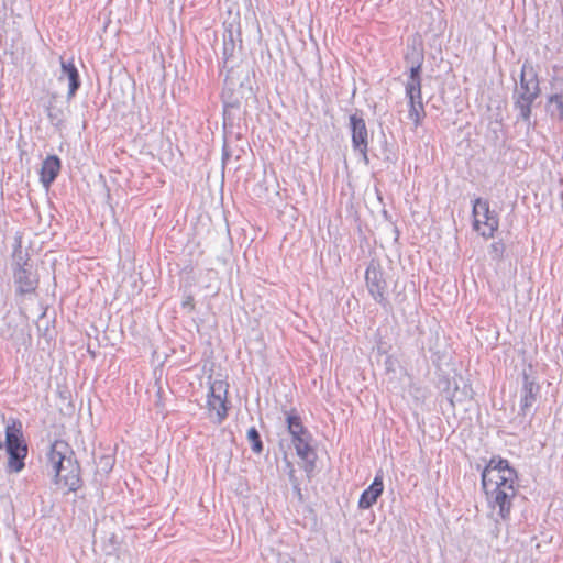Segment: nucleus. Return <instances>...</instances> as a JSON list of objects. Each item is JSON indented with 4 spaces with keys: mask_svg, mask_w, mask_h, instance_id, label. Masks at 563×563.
<instances>
[{
    "mask_svg": "<svg viewBox=\"0 0 563 563\" xmlns=\"http://www.w3.org/2000/svg\"><path fill=\"white\" fill-rule=\"evenodd\" d=\"M287 431L291 437L297 455L305 462V471L310 474L316 468L317 453L311 445L312 434L303 426L302 419L294 408L285 411Z\"/></svg>",
    "mask_w": 563,
    "mask_h": 563,
    "instance_id": "nucleus-1",
    "label": "nucleus"
},
{
    "mask_svg": "<svg viewBox=\"0 0 563 563\" xmlns=\"http://www.w3.org/2000/svg\"><path fill=\"white\" fill-rule=\"evenodd\" d=\"M4 446L8 454L7 471L9 473H20L25 467L24 461L29 452L20 420L11 419L7 424Z\"/></svg>",
    "mask_w": 563,
    "mask_h": 563,
    "instance_id": "nucleus-2",
    "label": "nucleus"
},
{
    "mask_svg": "<svg viewBox=\"0 0 563 563\" xmlns=\"http://www.w3.org/2000/svg\"><path fill=\"white\" fill-rule=\"evenodd\" d=\"M495 471L498 473L499 481H495V505L499 507V514L503 519L508 518L511 508V499L515 497V482L517 472L505 459H495Z\"/></svg>",
    "mask_w": 563,
    "mask_h": 563,
    "instance_id": "nucleus-3",
    "label": "nucleus"
},
{
    "mask_svg": "<svg viewBox=\"0 0 563 563\" xmlns=\"http://www.w3.org/2000/svg\"><path fill=\"white\" fill-rule=\"evenodd\" d=\"M540 92L539 81L533 67L525 63L520 73V85L515 91L516 108L519 117L528 121L531 115V106Z\"/></svg>",
    "mask_w": 563,
    "mask_h": 563,
    "instance_id": "nucleus-4",
    "label": "nucleus"
},
{
    "mask_svg": "<svg viewBox=\"0 0 563 563\" xmlns=\"http://www.w3.org/2000/svg\"><path fill=\"white\" fill-rule=\"evenodd\" d=\"M349 130L351 133V143L353 151L361 155L362 161L365 165H368L369 135L362 110L355 109V111L352 114H350Z\"/></svg>",
    "mask_w": 563,
    "mask_h": 563,
    "instance_id": "nucleus-5",
    "label": "nucleus"
},
{
    "mask_svg": "<svg viewBox=\"0 0 563 563\" xmlns=\"http://www.w3.org/2000/svg\"><path fill=\"white\" fill-rule=\"evenodd\" d=\"M228 388L229 384L222 379H216L209 385L207 407L210 411H216V422L219 424L228 417Z\"/></svg>",
    "mask_w": 563,
    "mask_h": 563,
    "instance_id": "nucleus-6",
    "label": "nucleus"
},
{
    "mask_svg": "<svg viewBox=\"0 0 563 563\" xmlns=\"http://www.w3.org/2000/svg\"><path fill=\"white\" fill-rule=\"evenodd\" d=\"M365 282L373 299L385 309L389 307V301L386 297L387 283L378 263L372 261L368 264L365 271Z\"/></svg>",
    "mask_w": 563,
    "mask_h": 563,
    "instance_id": "nucleus-7",
    "label": "nucleus"
},
{
    "mask_svg": "<svg viewBox=\"0 0 563 563\" xmlns=\"http://www.w3.org/2000/svg\"><path fill=\"white\" fill-rule=\"evenodd\" d=\"M239 30H235L233 25L225 27L223 32V45H222V68L227 70L224 81L228 82L231 74L233 73V60L238 51L242 48V40Z\"/></svg>",
    "mask_w": 563,
    "mask_h": 563,
    "instance_id": "nucleus-8",
    "label": "nucleus"
},
{
    "mask_svg": "<svg viewBox=\"0 0 563 563\" xmlns=\"http://www.w3.org/2000/svg\"><path fill=\"white\" fill-rule=\"evenodd\" d=\"M71 455H74V452L65 441L56 440L49 445L47 462L54 472L55 484H59L60 474Z\"/></svg>",
    "mask_w": 563,
    "mask_h": 563,
    "instance_id": "nucleus-9",
    "label": "nucleus"
},
{
    "mask_svg": "<svg viewBox=\"0 0 563 563\" xmlns=\"http://www.w3.org/2000/svg\"><path fill=\"white\" fill-rule=\"evenodd\" d=\"M489 202L481 198L473 205V228L484 238L493 236V223L489 222Z\"/></svg>",
    "mask_w": 563,
    "mask_h": 563,
    "instance_id": "nucleus-10",
    "label": "nucleus"
},
{
    "mask_svg": "<svg viewBox=\"0 0 563 563\" xmlns=\"http://www.w3.org/2000/svg\"><path fill=\"white\" fill-rule=\"evenodd\" d=\"M540 385L527 374L523 375V383L520 390L519 412L522 416L531 415L532 407L540 397Z\"/></svg>",
    "mask_w": 563,
    "mask_h": 563,
    "instance_id": "nucleus-11",
    "label": "nucleus"
},
{
    "mask_svg": "<svg viewBox=\"0 0 563 563\" xmlns=\"http://www.w3.org/2000/svg\"><path fill=\"white\" fill-rule=\"evenodd\" d=\"M13 278L15 283V291L18 295L24 296L34 294L38 287V276L30 268H13Z\"/></svg>",
    "mask_w": 563,
    "mask_h": 563,
    "instance_id": "nucleus-12",
    "label": "nucleus"
},
{
    "mask_svg": "<svg viewBox=\"0 0 563 563\" xmlns=\"http://www.w3.org/2000/svg\"><path fill=\"white\" fill-rule=\"evenodd\" d=\"M80 473V465L74 454L65 464V468L59 477V484L63 483L68 488V492H77L82 486Z\"/></svg>",
    "mask_w": 563,
    "mask_h": 563,
    "instance_id": "nucleus-13",
    "label": "nucleus"
},
{
    "mask_svg": "<svg viewBox=\"0 0 563 563\" xmlns=\"http://www.w3.org/2000/svg\"><path fill=\"white\" fill-rule=\"evenodd\" d=\"M406 98L408 99L409 107L408 119L415 124L416 128H418L422 124V121L426 118L421 90L416 91L415 87H410V89L406 91Z\"/></svg>",
    "mask_w": 563,
    "mask_h": 563,
    "instance_id": "nucleus-14",
    "label": "nucleus"
},
{
    "mask_svg": "<svg viewBox=\"0 0 563 563\" xmlns=\"http://www.w3.org/2000/svg\"><path fill=\"white\" fill-rule=\"evenodd\" d=\"M384 492L383 472L378 471L372 484L363 490L358 499V508L369 509Z\"/></svg>",
    "mask_w": 563,
    "mask_h": 563,
    "instance_id": "nucleus-15",
    "label": "nucleus"
},
{
    "mask_svg": "<svg viewBox=\"0 0 563 563\" xmlns=\"http://www.w3.org/2000/svg\"><path fill=\"white\" fill-rule=\"evenodd\" d=\"M62 169V161L57 155H48L42 163L40 181L48 189L56 180Z\"/></svg>",
    "mask_w": 563,
    "mask_h": 563,
    "instance_id": "nucleus-16",
    "label": "nucleus"
},
{
    "mask_svg": "<svg viewBox=\"0 0 563 563\" xmlns=\"http://www.w3.org/2000/svg\"><path fill=\"white\" fill-rule=\"evenodd\" d=\"M66 78L68 80V100L73 99L81 86L79 71L74 63V59H62V74L59 80Z\"/></svg>",
    "mask_w": 563,
    "mask_h": 563,
    "instance_id": "nucleus-17",
    "label": "nucleus"
},
{
    "mask_svg": "<svg viewBox=\"0 0 563 563\" xmlns=\"http://www.w3.org/2000/svg\"><path fill=\"white\" fill-rule=\"evenodd\" d=\"M547 110L552 119L563 121V96L559 93L550 96Z\"/></svg>",
    "mask_w": 563,
    "mask_h": 563,
    "instance_id": "nucleus-18",
    "label": "nucleus"
},
{
    "mask_svg": "<svg viewBox=\"0 0 563 563\" xmlns=\"http://www.w3.org/2000/svg\"><path fill=\"white\" fill-rule=\"evenodd\" d=\"M223 98V125L224 128L233 123V110L240 108V101L238 99H228L225 92L222 93Z\"/></svg>",
    "mask_w": 563,
    "mask_h": 563,
    "instance_id": "nucleus-19",
    "label": "nucleus"
},
{
    "mask_svg": "<svg viewBox=\"0 0 563 563\" xmlns=\"http://www.w3.org/2000/svg\"><path fill=\"white\" fill-rule=\"evenodd\" d=\"M492 466H493V457L487 461V463L482 472V486H483V490L486 494V500H487L488 506H492V503H493L490 499V494H493V492L489 490V485H490V483H493V479L489 476Z\"/></svg>",
    "mask_w": 563,
    "mask_h": 563,
    "instance_id": "nucleus-20",
    "label": "nucleus"
},
{
    "mask_svg": "<svg viewBox=\"0 0 563 563\" xmlns=\"http://www.w3.org/2000/svg\"><path fill=\"white\" fill-rule=\"evenodd\" d=\"M246 438L251 444L252 451L256 454H261L264 450V445L258 430L255 427H251L247 430Z\"/></svg>",
    "mask_w": 563,
    "mask_h": 563,
    "instance_id": "nucleus-21",
    "label": "nucleus"
},
{
    "mask_svg": "<svg viewBox=\"0 0 563 563\" xmlns=\"http://www.w3.org/2000/svg\"><path fill=\"white\" fill-rule=\"evenodd\" d=\"M47 117L55 128L60 129L62 126H64L65 115L62 108L49 104L47 107Z\"/></svg>",
    "mask_w": 563,
    "mask_h": 563,
    "instance_id": "nucleus-22",
    "label": "nucleus"
},
{
    "mask_svg": "<svg viewBox=\"0 0 563 563\" xmlns=\"http://www.w3.org/2000/svg\"><path fill=\"white\" fill-rule=\"evenodd\" d=\"M14 268H30L29 254L22 250L21 243L19 242L13 252Z\"/></svg>",
    "mask_w": 563,
    "mask_h": 563,
    "instance_id": "nucleus-23",
    "label": "nucleus"
},
{
    "mask_svg": "<svg viewBox=\"0 0 563 563\" xmlns=\"http://www.w3.org/2000/svg\"><path fill=\"white\" fill-rule=\"evenodd\" d=\"M420 73H421V64L420 63L410 68L409 80L406 84V91H408V89H410V87H415L416 90L418 88V91L421 90Z\"/></svg>",
    "mask_w": 563,
    "mask_h": 563,
    "instance_id": "nucleus-24",
    "label": "nucleus"
},
{
    "mask_svg": "<svg viewBox=\"0 0 563 563\" xmlns=\"http://www.w3.org/2000/svg\"><path fill=\"white\" fill-rule=\"evenodd\" d=\"M194 307H195L194 297L189 295L183 301V308H188V309L192 310Z\"/></svg>",
    "mask_w": 563,
    "mask_h": 563,
    "instance_id": "nucleus-25",
    "label": "nucleus"
},
{
    "mask_svg": "<svg viewBox=\"0 0 563 563\" xmlns=\"http://www.w3.org/2000/svg\"><path fill=\"white\" fill-rule=\"evenodd\" d=\"M229 156H230L229 151L227 148V145L224 144L223 150H222V159H223V162H225L229 158Z\"/></svg>",
    "mask_w": 563,
    "mask_h": 563,
    "instance_id": "nucleus-26",
    "label": "nucleus"
},
{
    "mask_svg": "<svg viewBox=\"0 0 563 563\" xmlns=\"http://www.w3.org/2000/svg\"><path fill=\"white\" fill-rule=\"evenodd\" d=\"M385 161L390 162V163H395V162H396V156H395V154H393V155L387 154V155L385 156Z\"/></svg>",
    "mask_w": 563,
    "mask_h": 563,
    "instance_id": "nucleus-27",
    "label": "nucleus"
},
{
    "mask_svg": "<svg viewBox=\"0 0 563 563\" xmlns=\"http://www.w3.org/2000/svg\"><path fill=\"white\" fill-rule=\"evenodd\" d=\"M333 563H342L340 560H335Z\"/></svg>",
    "mask_w": 563,
    "mask_h": 563,
    "instance_id": "nucleus-28",
    "label": "nucleus"
}]
</instances>
